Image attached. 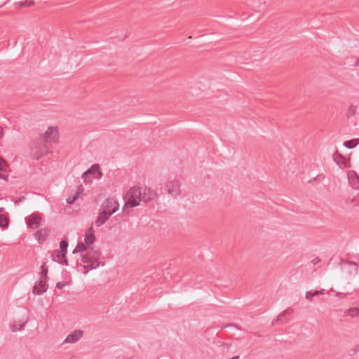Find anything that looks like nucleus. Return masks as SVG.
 <instances>
[{
    "mask_svg": "<svg viewBox=\"0 0 359 359\" xmlns=\"http://www.w3.org/2000/svg\"><path fill=\"white\" fill-rule=\"evenodd\" d=\"M57 129L55 127H48L44 133L45 143L55 142L57 140Z\"/></svg>",
    "mask_w": 359,
    "mask_h": 359,
    "instance_id": "7",
    "label": "nucleus"
},
{
    "mask_svg": "<svg viewBox=\"0 0 359 359\" xmlns=\"http://www.w3.org/2000/svg\"><path fill=\"white\" fill-rule=\"evenodd\" d=\"M6 166V161L0 156V170H4Z\"/></svg>",
    "mask_w": 359,
    "mask_h": 359,
    "instance_id": "27",
    "label": "nucleus"
},
{
    "mask_svg": "<svg viewBox=\"0 0 359 359\" xmlns=\"http://www.w3.org/2000/svg\"><path fill=\"white\" fill-rule=\"evenodd\" d=\"M4 136V129L0 126V139Z\"/></svg>",
    "mask_w": 359,
    "mask_h": 359,
    "instance_id": "35",
    "label": "nucleus"
},
{
    "mask_svg": "<svg viewBox=\"0 0 359 359\" xmlns=\"http://www.w3.org/2000/svg\"><path fill=\"white\" fill-rule=\"evenodd\" d=\"M359 144V138L353 139L351 140L345 141L343 145L348 149H353Z\"/></svg>",
    "mask_w": 359,
    "mask_h": 359,
    "instance_id": "18",
    "label": "nucleus"
},
{
    "mask_svg": "<svg viewBox=\"0 0 359 359\" xmlns=\"http://www.w3.org/2000/svg\"><path fill=\"white\" fill-rule=\"evenodd\" d=\"M333 160L339 165H344V166H346V158L341 154H339L337 151L333 154Z\"/></svg>",
    "mask_w": 359,
    "mask_h": 359,
    "instance_id": "16",
    "label": "nucleus"
},
{
    "mask_svg": "<svg viewBox=\"0 0 359 359\" xmlns=\"http://www.w3.org/2000/svg\"><path fill=\"white\" fill-rule=\"evenodd\" d=\"M156 194L150 188L141 189V201L149 202L154 198Z\"/></svg>",
    "mask_w": 359,
    "mask_h": 359,
    "instance_id": "12",
    "label": "nucleus"
},
{
    "mask_svg": "<svg viewBox=\"0 0 359 359\" xmlns=\"http://www.w3.org/2000/svg\"><path fill=\"white\" fill-rule=\"evenodd\" d=\"M21 201H22L21 199H20L19 201H16L15 202V205H19V203L21 202Z\"/></svg>",
    "mask_w": 359,
    "mask_h": 359,
    "instance_id": "42",
    "label": "nucleus"
},
{
    "mask_svg": "<svg viewBox=\"0 0 359 359\" xmlns=\"http://www.w3.org/2000/svg\"><path fill=\"white\" fill-rule=\"evenodd\" d=\"M111 215H109V214L105 213L104 211H101V212L99 214L98 217H97L96 220L95 221L94 224L99 227L104 224L107 219L109 218Z\"/></svg>",
    "mask_w": 359,
    "mask_h": 359,
    "instance_id": "14",
    "label": "nucleus"
},
{
    "mask_svg": "<svg viewBox=\"0 0 359 359\" xmlns=\"http://www.w3.org/2000/svg\"><path fill=\"white\" fill-rule=\"evenodd\" d=\"M80 252L81 263L80 265L83 266L86 269L84 273H87L89 270L95 269L99 266H104V262H100L102 253L99 249L95 247H89L85 243H78L72 253Z\"/></svg>",
    "mask_w": 359,
    "mask_h": 359,
    "instance_id": "1",
    "label": "nucleus"
},
{
    "mask_svg": "<svg viewBox=\"0 0 359 359\" xmlns=\"http://www.w3.org/2000/svg\"><path fill=\"white\" fill-rule=\"evenodd\" d=\"M340 264H346L348 267L347 272L351 275L355 274L359 268L358 264L355 262L351 261H345L344 259H341Z\"/></svg>",
    "mask_w": 359,
    "mask_h": 359,
    "instance_id": "13",
    "label": "nucleus"
},
{
    "mask_svg": "<svg viewBox=\"0 0 359 359\" xmlns=\"http://www.w3.org/2000/svg\"><path fill=\"white\" fill-rule=\"evenodd\" d=\"M118 207L119 205L116 200L109 198L104 204L102 211H104L105 213L109 214V215H111L118 210Z\"/></svg>",
    "mask_w": 359,
    "mask_h": 359,
    "instance_id": "5",
    "label": "nucleus"
},
{
    "mask_svg": "<svg viewBox=\"0 0 359 359\" xmlns=\"http://www.w3.org/2000/svg\"><path fill=\"white\" fill-rule=\"evenodd\" d=\"M313 293L312 291H309V292H306V299L309 300V301H311L312 300V298L313 297Z\"/></svg>",
    "mask_w": 359,
    "mask_h": 359,
    "instance_id": "30",
    "label": "nucleus"
},
{
    "mask_svg": "<svg viewBox=\"0 0 359 359\" xmlns=\"http://www.w3.org/2000/svg\"><path fill=\"white\" fill-rule=\"evenodd\" d=\"M83 190L84 189L82 185L79 186L76 193L72 196H69L67 199V203L68 204H73L79 198H80L83 192Z\"/></svg>",
    "mask_w": 359,
    "mask_h": 359,
    "instance_id": "15",
    "label": "nucleus"
},
{
    "mask_svg": "<svg viewBox=\"0 0 359 359\" xmlns=\"http://www.w3.org/2000/svg\"><path fill=\"white\" fill-rule=\"evenodd\" d=\"M48 149L46 143L39 144L35 148L32 149V156L34 158L38 160L41 158L44 154H47Z\"/></svg>",
    "mask_w": 359,
    "mask_h": 359,
    "instance_id": "9",
    "label": "nucleus"
},
{
    "mask_svg": "<svg viewBox=\"0 0 359 359\" xmlns=\"http://www.w3.org/2000/svg\"><path fill=\"white\" fill-rule=\"evenodd\" d=\"M312 262L314 264H316L320 262V259H318V258H316Z\"/></svg>",
    "mask_w": 359,
    "mask_h": 359,
    "instance_id": "37",
    "label": "nucleus"
},
{
    "mask_svg": "<svg viewBox=\"0 0 359 359\" xmlns=\"http://www.w3.org/2000/svg\"><path fill=\"white\" fill-rule=\"evenodd\" d=\"M353 66H359V57L356 60L354 65H352Z\"/></svg>",
    "mask_w": 359,
    "mask_h": 359,
    "instance_id": "38",
    "label": "nucleus"
},
{
    "mask_svg": "<svg viewBox=\"0 0 359 359\" xmlns=\"http://www.w3.org/2000/svg\"><path fill=\"white\" fill-rule=\"evenodd\" d=\"M95 241V234H85V239L84 243L90 247V245H92Z\"/></svg>",
    "mask_w": 359,
    "mask_h": 359,
    "instance_id": "20",
    "label": "nucleus"
},
{
    "mask_svg": "<svg viewBox=\"0 0 359 359\" xmlns=\"http://www.w3.org/2000/svg\"><path fill=\"white\" fill-rule=\"evenodd\" d=\"M346 294H344V293H341V292H337V296L339 297V298H344V297H346Z\"/></svg>",
    "mask_w": 359,
    "mask_h": 359,
    "instance_id": "34",
    "label": "nucleus"
},
{
    "mask_svg": "<svg viewBox=\"0 0 359 359\" xmlns=\"http://www.w3.org/2000/svg\"><path fill=\"white\" fill-rule=\"evenodd\" d=\"M47 281L48 280L43 279H39L36 281L33 287L32 293L36 295H41L46 292L48 287Z\"/></svg>",
    "mask_w": 359,
    "mask_h": 359,
    "instance_id": "6",
    "label": "nucleus"
},
{
    "mask_svg": "<svg viewBox=\"0 0 359 359\" xmlns=\"http://www.w3.org/2000/svg\"><path fill=\"white\" fill-rule=\"evenodd\" d=\"M41 217L37 213H33L31 215H29L27 218V226L28 227L36 229L38 228L40 225L41 222Z\"/></svg>",
    "mask_w": 359,
    "mask_h": 359,
    "instance_id": "11",
    "label": "nucleus"
},
{
    "mask_svg": "<svg viewBox=\"0 0 359 359\" xmlns=\"http://www.w3.org/2000/svg\"><path fill=\"white\" fill-rule=\"evenodd\" d=\"M287 315H283V312L278 316L277 321H282L283 318L285 317Z\"/></svg>",
    "mask_w": 359,
    "mask_h": 359,
    "instance_id": "33",
    "label": "nucleus"
},
{
    "mask_svg": "<svg viewBox=\"0 0 359 359\" xmlns=\"http://www.w3.org/2000/svg\"><path fill=\"white\" fill-rule=\"evenodd\" d=\"M60 251L66 254L67 252V248H68L67 240H65V239L62 240L60 243Z\"/></svg>",
    "mask_w": 359,
    "mask_h": 359,
    "instance_id": "24",
    "label": "nucleus"
},
{
    "mask_svg": "<svg viewBox=\"0 0 359 359\" xmlns=\"http://www.w3.org/2000/svg\"><path fill=\"white\" fill-rule=\"evenodd\" d=\"M293 312L292 309H287L285 311H283V315H290Z\"/></svg>",
    "mask_w": 359,
    "mask_h": 359,
    "instance_id": "31",
    "label": "nucleus"
},
{
    "mask_svg": "<svg viewBox=\"0 0 359 359\" xmlns=\"http://www.w3.org/2000/svg\"><path fill=\"white\" fill-rule=\"evenodd\" d=\"M165 191L172 196L177 197L180 194V185L178 180L169 181L165 187Z\"/></svg>",
    "mask_w": 359,
    "mask_h": 359,
    "instance_id": "4",
    "label": "nucleus"
},
{
    "mask_svg": "<svg viewBox=\"0 0 359 359\" xmlns=\"http://www.w3.org/2000/svg\"><path fill=\"white\" fill-rule=\"evenodd\" d=\"M324 290H325L324 289H322V290H318V294H323Z\"/></svg>",
    "mask_w": 359,
    "mask_h": 359,
    "instance_id": "41",
    "label": "nucleus"
},
{
    "mask_svg": "<svg viewBox=\"0 0 359 359\" xmlns=\"http://www.w3.org/2000/svg\"><path fill=\"white\" fill-rule=\"evenodd\" d=\"M125 205L123 208V212L129 214L128 208L136 207L141 201V189L140 187L130 188L124 196Z\"/></svg>",
    "mask_w": 359,
    "mask_h": 359,
    "instance_id": "2",
    "label": "nucleus"
},
{
    "mask_svg": "<svg viewBox=\"0 0 359 359\" xmlns=\"http://www.w3.org/2000/svg\"><path fill=\"white\" fill-rule=\"evenodd\" d=\"M354 201H355V198H352V199H350V200H349V199H348V200L346 201V203H347V204H349V203H353V202H354Z\"/></svg>",
    "mask_w": 359,
    "mask_h": 359,
    "instance_id": "36",
    "label": "nucleus"
},
{
    "mask_svg": "<svg viewBox=\"0 0 359 359\" xmlns=\"http://www.w3.org/2000/svg\"><path fill=\"white\" fill-rule=\"evenodd\" d=\"M27 323V320H26L24 323L22 324H13L11 327V331L15 332L18 330H21L25 325V324Z\"/></svg>",
    "mask_w": 359,
    "mask_h": 359,
    "instance_id": "25",
    "label": "nucleus"
},
{
    "mask_svg": "<svg viewBox=\"0 0 359 359\" xmlns=\"http://www.w3.org/2000/svg\"><path fill=\"white\" fill-rule=\"evenodd\" d=\"M67 283L65 282H58L56 284V287L59 290H62L65 286H66Z\"/></svg>",
    "mask_w": 359,
    "mask_h": 359,
    "instance_id": "29",
    "label": "nucleus"
},
{
    "mask_svg": "<svg viewBox=\"0 0 359 359\" xmlns=\"http://www.w3.org/2000/svg\"><path fill=\"white\" fill-rule=\"evenodd\" d=\"M48 232L46 229H40L36 231L35 233L36 238L39 241V243L43 241L46 236H48Z\"/></svg>",
    "mask_w": 359,
    "mask_h": 359,
    "instance_id": "17",
    "label": "nucleus"
},
{
    "mask_svg": "<svg viewBox=\"0 0 359 359\" xmlns=\"http://www.w3.org/2000/svg\"><path fill=\"white\" fill-rule=\"evenodd\" d=\"M48 266H46V262H43L42 264V265L41 266V272H40L41 278L40 279L48 280Z\"/></svg>",
    "mask_w": 359,
    "mask_h": 359,
    "instance_id": "19",
    "label": "nucleus"
},
{
    "mask_svg": "<svg viewBox=\"0 0 359 359\" xmlns=\"http://www.w3.org/2000/svg\"><path fill=\"white\" fill-rule=\"evenodd\" d=\"M52 259L60 264L68 265V261L66 258V254L59 250H54L51 255Z\"/></svg>",
    "mask_w": 359,
    "mask_h": 359,
    "instance_id": "8",
    "label": "nucleus"
},
{
    "mask_svg": "<svg viewBox=\"0 0 359 359\" xmlns=\"http://www.w3.org/2000/svg\"><path fill=\"white\" fill-rule=\"evenodd\" d=\"M8 226V218L2 214H0V227L6 228Z\"/></svg>",
    "mask_w": 359,
    "mask_h": 359,
    "instance_id": "23",
    "label": "nucleus"
},
{
    "mask_svg": "<svg viewBox=\"0 0 359 359\" xmlns=\"http://www.w3.org/2000/svg\"><path fill=\"white\" fill-rule=\"evenodd\" d=\"M356 110H357V106L354 105L353 104H351L348 111H346V116L348 118H351V117L353 116L356 113Z\"/></svg>",
    "mask_w": 359,
    "mask_h": 359,
    "instance_id": "22",
    "label": "nucleus"
},
{
    "mask_svg": "<svg viewBox=\"0 0 359 359\" xmlns=\"http://www.w3.org/2000/svg\"><path fill=\"white\" fill-rule=\"evenodd\" d=\"M83 335V332L81 330H76L69 334L64 343H75L78 341Z\"/></svg>",
    "mask_w": 359,
    "mask_h": 359,
    "instance_id": "10",
    "label": "nucleus"
},
{
    "mask_svg": "<svg viewBox=\"0 0 359 359\" xmlns=\"http://www.w3.org/2000/svg\"><path fill=\"white\" fill-rule=\"evenodd\" d=\"M313 296H314V297H315V296H318V295H319L318 290L313 292Z\"/></svg>",
    "mask_w": 359,
    "mask_h": 359,
    "instance_id": "39",
    "label": "nucleus"
},
{
    "mask_svg": "<svg viewBox=\"0 0 359 359\" xmlns=\"http://www.w3.org/2000/svg\"><path fill=\"white\" fill-rule=\"evenodd\" d=\"M91 175L93 178L100 180L102 177V172L99 164H93L90 168L82 174V179L87 180L88 176Z\"/></svg>",
    "mask_w": 359,
    "mask_h": 359,
    "instance_id": "3",
    "label": "nucleus"
},
{
    "mask_svg": "<svg viewBox=\"0 0 359 359\" xmlns=\"http://www.w3.org/2000/svg\"><path fill=\"white\" fill-rule=\"evenodd\" d=\"M18 4L19 5L20 7H25V6L29 7V6H33L34 4V2L32 0H30V1L26 0V1H20L18 3Z\"/></svg>",
    "mask_w": 359,
    "mask_h": 359,
    "instance_id": "26",
    "label": "nucleus"
},
{
    "mask_svg": "<svg viewBox=\"0 0 359 359\" xmlns=\"http://www.w3.org/2000/svg\"><path fill=\"white\" fill-rule=\"evenodd\" d=\"M346 314L351 317H356L359 316V309L354 307L347 309Z\"/></svg>",
    "mask_w": 359,
    "mask_h": 359,
    "instance_id": "21",
    "label": "nucleus"
},
{
    "mask_svg": "<svg viewBox=\"0 0 359 359\" xmlns=\"http://www.w3.org/2000/svg\"><path fill=\"white\" fill-rule=\"evenodd\" d=\"M7 177L0 173V179H6Z\"/></svg>",
    "mask_w": 359,
    "mask_h": 359,
    "instance_id": "40",
    "label": "nucleus"
},
{
    "mask_svg": "<svg viewBox=\"0 0 359 359\" xmlns=\"http://www.w3.org/2000/svg\"><path fill=\"white\" fill-rule=\"evenodd\" d=\"M86 233H88V234H95V231H94V230H93V225H91V226L88 228V231H87Z\"/></svg>",
    "mask_w": 359,
    "mask_h": 359,
    "instance_id": "32",
    "label": "nucleus"
},
{
    "mask_svg": "<svg viewBox=\"0 0 359 359\" xmlns=\"http://www.w3.org/2000/svg\"><path fill=\"white\" fill-rule=\"evenodd\" d=\"M353 180H351V182H350L352 184L353 187L355 189H359V179L357 178V182H354Z\"/></svg>",
    "mask_w": 359,
    "mask_h": 359,
    "instance_id": "28",
    "label": "nucleus"
}]
</instances>
